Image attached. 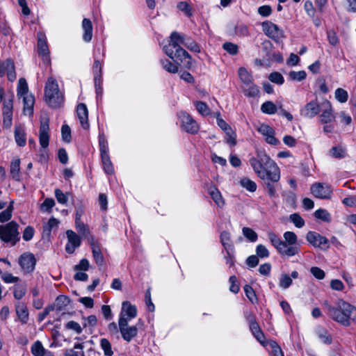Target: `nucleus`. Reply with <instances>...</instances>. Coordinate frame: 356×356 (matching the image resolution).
<instances>
[{"label":"nucleus","mask_w":356,"mask_h":356,"mask_svg":"<svg viewBox=\"0 0 356 356\" xmlns=\"http://www.w3.org/2000/svg\"><path fill=\"white\" fill-rule=\"evenodd\" d=\"M255 174L262 180L277 182L280 179V170L275 162L264 152H258L256 156L249 160Z\"/></svg>","instance_id":"f257e3e1"},{"label":"nucleus","mask_w":356,"mask_h":356,"mask_svg":"<svg viewBox=\"0 0 356 356\" xmlns=\"http://www.w3.org/2000/svg\"><path fill=\"white\" fill-rule=\"evenodd\" d=\"M329 313L332 318L344 326H348L350 321L356 320V307L348 302L340 300L337 307H330Z\"/></svg>","instance_id":"f03ea898"},{"label":"nucleus","mask_w":356,"mask_h":356,"mask_svg":"<svg viewBox=\"0 0 356 356\" xmlns=\"http://www.w3.org/2000/svg\"><path fill=\"white\" fill-rule=\"evenodd\" d=\"M63 95L59 90L57 81L52 76L47 79L44 87V100L51 108H59L63 103Z\"/></svg>","instance_id":"7ed1b4c3"},{"label":"nucleus","mask_w":356,"mask_h":356,"mask_svg":"<svg viewBox=\"0 0 356 356\" xmlns=\"http://www.w3.org/2000/svg\"><path fill=\"white\" fill-rule=\"evenodd\" d=\"M17 96L23 98L24 113L32 115L33 113V106L35 97L31 93H29V87L24 78H20L17 85Z\"/></svg>","instance_id":"20e7f679"},{"label":"nucleus","mask_w":356,"mask_h":356,"mask_svg":"<svg viewBox=\"0 0 356 356\" xmlns=\"http://www.w3.org/2000/svg\"><path fill=\"white\" fill-rule=\"evenodd\" d=\"M163 50L165 54L170 58H176L181 63H183L185 60L188 59L186 65L188 67H191V56L185 49L181 48L178 43L171 42L170 39L169 44L163 47Z\"/></svg>","instance_id":"39448f33"},{"label":"nucleus","mask_w":356,"mask_h":356,"mask_svg":"<svg viewBox=\"0 0 356 356\" xmlns=\"http://www.w3.org/2000/svg\"><path fill=\"white\" fill-rule=\"evenodd\" d=\"M268 237L271 244L275 247L277 252L282 255L287 257H293L298 254L300 252L298 246H290L282 241L278 236L274 232H269L268 233Z\"/></svg>","instance_id":"423d86ee"},{"label":"nucleus","mask_w":356,"mask_h":356,"mask_svg":"<svg viewBox=\"0 0 356 356\" xmlns=\"http://www.w3.org/2000/svg\"><path fill=\"white\" fill-rule=\"evenodd\" d=\"M18 224L11 221L5 225H0V238L5 243L15 245L19 240Z\"/></svg>","instance_id":"0eeeda50"},{"label":"nucleus","mask_w":356,"mask_h":356,"mask_svg":"<svg viewBox=\"0 0 356 356\" xmlns=\"http://www.w3.org/2000/svg\"><path fill=\"white\" fill-rule=\"evenodd\" d=\"M99 145L104 170L106 174L111 175L114 172V168L108 154L107 140L104 134L99 136Z\"/></svg>","instance_id":"6e6552de"},{"label":"nucleus","mask_w":356,"mask_h":356,"mask_svg":"<svg viewBox=\"0 0 356 356\" xmlns=\"http://www.w3.org/2000/svg\"><path fill=\"white\" fill-rule=\"evenodd\" d=\"M178 118L182 130L191 134H195L198 132L199 124L188 113L180 111L178 113Z\"/></svg>","instance_id":"1a4fd4ad"},{"label":"nucleus","mask_w":356,"mask_h":356,"mask_svg":"<svg viewBox=\"0 0 356 356\" xmlns=\"http://www.w3.org/2000/svg\"><path fill=\"white\" fill-rule=\"evenodd\" d=\"M261 27L264 33L277 43L281 42L284 38L283 31L271 22H264L261 24Z\"/></svg>","instance_id":"9d476101"},{"label":"nucleus","mask_w":356,"mask_h":356,"mask_svg":"<svg viewBox=\"0 0 356 356\" xmlns=\"http://www.w3.org/2000/svg\"><path fill=\"white\" fill-rule=\"evenodd\" d=\"M306 240L313 247L321 250H326L330 246L328 239L316 232H308L306 234Z\"/></svg>","instance_id":"9b49d317"},{"label":"nucleus","mask_w":356,"mask_h":356,"mask_svg":"<svg viewBox=\"0 0 356 356\" xmlns=\"http://www.w3.org/2000/svg\"><path fill=\"white\" fill-rule=\"evenodd\" d=\"M129 321L119 319L118 326L123 339L127 342L131 341L138 334V327L136 325L129 326Z\"/></svg>","instance_id":"f8f14e48"},{"label":"nucleus","mask_w":356,"mask_h":356,"mask_svg":"<svg viewBox=\"0 0 356 356\" xmlns=\"http://www.w3.org/2000/svg\"><path fill=\"white\" fill-rule=\"evenodd\" d=\"M13 109V95L11 94L3 102V127L8 129L12 125Z\"/></svg>","instance_id":"ddd939ff"},{"label":"nucleus","mask_w":356,"mask_h":356,"mask_svg":"<svg viewBox=\"0 0 356 356\" xmlns=\"http://www.w3.org/2000/svg\"><path fill=\"white\" fill-rule=\"evenodd\" d=\"M310 190L312 194L319 199H330L332 193L330 186L325 183H314Z\"/></svg>","instance_id":"4468645a"},{"label":"nucleus","mask_w":356,"mask_h":356,"mask_svg":"<svg viewBox=\"0 0 356 356\" xmlns=\"http://www.w3.org/2000/svg\"><path fill=\"white\" fill-rule=\"evenodd\" d=\"M67 243L65 245V251L68 254H72L76 248H78L81 243L80 236L74 231L68 229L66 232Z\"/></svg>","instance_id":"2eb2a0df"},{"label":"nucleus","mask_w":356,"mask_h":356,"mask_svg":"<svg viewBox=\"0 0 356 356\" xmlns=\"http://www.w3.org/2000/svg\"><path fill=\"white\" fill-rule=\"evenodd\" d=\"M6 75L10 81H14L16 79V73L15 65L13 60L8 59L0 63V76Z\"/></svg>","instance_id":"dca6fc26"},{"label":"nucleus","mask_w":356,"mask_h":356,"mask_svg":"<svg viewBox=\"0 0 356 356\" xmlns=\"http://www.w3.org/2000/svg\"><path fill=\"white\" fill-rule=\"evenodd\" d=\"M38 54L42 57L43 61L49 63V50L45 39V35L41 32L38 33Z\"/></svg>","instance_id":"f3484780"},{"label":"nucleus","mask_w":356,"mask_h":356,"mask_svg":"<svg viewBox=\"0 0 356 356\" xmlns=\"http://www.w3.org/2000/svg\"><path fill=\"white\" fill-rule=\"evenodd\" d=\"M19 263L25 273H31L35 268L36 259L33 254L25 253L20 256Z\"/></svg>","instance_id":"a211bd4d"},{"label":"nucleus","mask_w":356,"mask_h":356,"mask_svg":"<svg viewBox=\"0 0 356 356\" xmlns=\"http://www.w3.org/2000/svg\"><path fill=\"white\" fill-rule=\"evenodd\" d=\"M49 124L47 119L43 120L40 122L39 130V141L40 145L42 148H47L49 142Z\"/></svg>","instance_id":"6ab92c4d"},{"label":"nucleus","mask_w":356,"mask_h":356,"mask_svg":"<svg viewBox=\"0 0 356 356\" xmlns=\"http://www.w3.org/2000/svg\"><path fill=\"white\" fill-rule=\"evenodd\" d=\"M137 316V309L134 305L128 301H124L122 304V309L119 319H124L127 321L134 318Z\"/></svg>","instance_id":"aec40b11"},{"label":"nucleus","mask_w":356,"mask_h":356,"mask_svg":"<svg viewBox=\"0 0 356 356\" xmlns=\"http://www.w3.org/2000/svg\"><path fill=\"white\" fill-rule=\"evenodd\" d=\"M258 131L265 137V140L273 145H277L280 143L279 140L275 137V131L270 126L262 124L258 128Z\"/></svg>","instance_id":"412c9836"},{"label":"nucleus","mask_w":356,"mask_h":356,"mask_svg":"<svg viewBox=\"0 0 356 356\" xmlns=\"http://www.w3.org/2000/svg\"><path fill=\"white\" fill-rule=\"evenodd\" d=\"M76 115L79 120L81 127L84 129H88L89 128L88 111L85 104L80 103L77 105Z\"/></svg>","instance_id":"4be33fe9"},{"label":"nucleus","mask_w":356,"mask_h":356,"mask_svg":"<svg viewBox=\"0 0 356 356\" xmlns=\"http://www.w3.org/2000/svg\"><path fill=\"white\" fill-rule=\"evenodd\" d=\"M89 241L92 248V256L96 264L99 266H102L104 264V259L99 244L95 241L93 236H90Z\"/></svg>","instance_id":"5701e85b"},{"label":"nucleus","mask_w":356,"mask_h":356,"mask_svg":"<svg viewBox=\"0 0 356 356\" xmlns=\"http://www.w3.org/2000/svg\"><path fill=\"white\" fill-rule=\"evenodd\" d=\"M15 311L19 321L22 324H26L29 321V311L25 303L18 302L15 305Z\"/></svg>","instance_id":"b1692460"},{"label":"nucleus","mask_w":356,"mask_h":356,"mask_svg":"<svg viewBox=\"0 0 356 356\" xmlns=\"http://www.w3.org/2000/svg\"><path fill=\"white\" fill-rule=\"evenodd\" d=\"M319 111L320 107L318 104L316 102H310L301 111V114L305 117L312 118L317 115Z\"/></svg>","instance_id":"393cba45"},{"label":"nucleus","mask_w":356,"mask_h":356,"mask_svg":"<svg viewBox=\"0 0 356 356\" xmlns=\"http://www.w3.org/2000/svg\"><path fill=\"white\" fill-rule=\"evenodd\" d=\"M82 29L83 30V40L89 42L92 38V24L91 21L88 18H84L82 21Z\"/></svg>","instance_id":"a878e982"},{"label":"nucleus","mask_w":356,"mask_h":356,"mask_svg":"<svg viewBox=\"0 0 356 356\" xmlns=\"http://www.w3.org/2000/svg\"><path fill=\"white\" fill-rule=\"evenodd\" d=\"M208 192L210 196L211 197L212 200L219 207H222L224 206L225 201L222 197L220 192L216 188V186L211 185L208 188Z\"/></svg>","instance_id":"bb28decb"},{"label":"nucleus","mask_w":356,"mask_h":356,"mask_svg":"<svg viewBox=\"0 0 356 356\" xmlns=\"http://www.w3.org/2000/svg\"><path fill=\"white\" fill-rule=\"evenodd\" d=\"M14 134L16 143L20 147L25 146L26 143V138L24 127L21 125L16 126L15 127Z\"/></svg>","instance_id":"cd10ccee"},{"label":"nucleus","mask_w":356,"mask_h":356,"mask_svg":"<svg viewBox=\"0 0 356 356\" xmlns=\"http://www.w3.org/2000/svg\"><path fill=\"white\" fill-rule=\"evenodd\" d=\"M10 174L13 179L19 181L20 177V160L19 159H15L11 161L10 167Z\"/></svg>","instance_id":"c85d7f7f"},{"label":"nucleus","mask_w":356,"mask_h":356,"mask_svg":"<svg viewBox=\"0 0 356 356\" xmlns=\"http://www.w3.org/2000/svg\"><path fill=\"white\" fill-rule=\"evenodd\" d=\"M315 333L317 335V337H318V339L323 343H324L325 344H330L332 343V337L328 333L327 330L325 328H324L321 326H318L315 329Z\"/></svg>","instance_id":"c756f323"},{"label":"nucleus","mask_w":356,"mask_h":356,"mask_svg":"<svg viewBox=\"0 0 356 356\" xmlns=\"http://www.w3.org/2000/svg\"><path fill=\"white\" fill-rule=\"evenodd\" d=\"M234 34L245 38L250 35L248 27L243 23H237L234 26Z\"/></svg>","instance_id":"7c9ffc66"},{"label":"nucleus","mask_w":356,"mask_h":356,"mask_svg":"<svg viewBox=\"0 0 356 356\" xmlns=\"http://www.w3.org/2000/svg\"><path fill=\"white\" fill-rule=\"evenodd\" d=\"M261 111L264 113L273 115L277 112V107L273 102L267 101L261 104Z\"/></svg>","instance_id":"2f4dec72"},{"label":"nucleus","mask_w":356,"mask_h":356,"mask_svg":"<svg viewBox=\"0 0 356 356\" xmlns=\"http://www.w3.org/2000/svg\"><path fill=\"white\" fill-rule=\"evenodd\" d=\"M238 76L241 81L245 85H251L252 82V77L245 67H240L238 71Z\"/></svg>","instance_id":"473e14b6"},{"label":"nucleus","mask_w":356,"mask_h":356,"mask_svg":"<svg viewBox=\"0 0 356 356\" xmlns=\"http://www.w3.org/2000/svg\"><path fill=\"white\" fill-rule=\"evenodd\" d=\"M220 242L225 250H231L233 249V245L231 243V235L229 232L224 231L220 234Z\"/></svg>","instance_id":"72a5a7b5"},{"label":"nucleus","mask_w":356,"mask_h":356,"mask_svg":"<svg viewBox=\"0 0 356 356\" xmlns=\"http://www.w3.org/2000/svg\"><path fill=\"white\" fill-rule=\"evenodd\" d=\"M241 186L250 192H254L257 190L256 183L248 177H243L240 181Z\"/></svg>","instance_id":"f704fd0d"},{"label":"nucleus","mask_w":356,"mask_h":356,"mask_svg":"<svg viewBox=\"0 0 356 356\" xmlns=\"http://www.w3.org/2000/svg\"><path fill=\"white\" fill-rule=\"evenodd\" d=\"M58 220L54 218H51L48 222L43 225V234L49 236L54 227L58 225Z\"/></svg>","instance_id":"c9c22d12"},{"label":"nucleus","mask_w":356,"mask_h":356,"mask_svg":"<svg viewBox=\"0 0 356 356\" xmlns=\"http://www.w3.org/2000/svg\"><path fill=\"white\" fill-rule=\"evenodd\" d=\"M329 154L335 159H342L346 156V152L341 146H335L330 149Z\"/></svg>","instance_id":"e433bc0d"},{"label":"nucleus","mask_w":356,"mask_h":356,"mask_svg":"<svg viewBox=\"0 0 356 356\" xmlns=\"http://www.w3.org/2000/svg\"><path fill=\"white\" fill-rule=\"evenodd\" d=\"M13 201H11L9 206L0 213V222H4L8 221L12 217L13 210Z\"/></svg>","instance_id":"4c0bfd02"},{"label":"nucleus","mask_w":356,"mask_h":356,"mask_svg":"<svg viewBox=\"0 0 356 356\" xmlns=\"http://www.w3.org/2000/svg\"><path fill=\"white\" fill-rule=\"evenodd\" d=\"M283 237L284 238V243H286L288 245L296 246L297 243L298 237L297 235L293 232H286L284 233Z\"/></svg>","instance_id":"58836bf2"},{"label":"nucleus","mask_w":356,"mask_h":356,"mask_svg":"<svg viewBox=\"0 0 356 356\" xmlns=\"http://www.w3.org/2000/svg\"><path fill=\"white\" fill-rule=\"evenodd\" d=\"M320 118H321V122L325 123V124L330 122L334 120V117L332 113V110L330 105L328 106L327 108L325 109L323 111Z\"/></svg>","instance_id":"ea45409f"},{"label":"nucleus","mask_w":356,"mask_h":356,"mask_svg":"<svg viewBox=\"0 0 356 356\" xmlns=\"http://www.w3.org/2000/svg\"><path fill=\"white\" fill-rule=\"evenodd\" d=\"M226 134L225 142L230 146L234 147L236 145V134L232 128L225 131Z\"/></svg>","instance_id":"a19ab883"},{"label":"nucleus","mask_w":356,"mask_h":356,"mask_svg":"<svg viewBox=\"0 0 356 356\" xmlns=\"http://www.w3.org/2000/svg\"><path fill=\"white\" fill-rule=\"evenodd\" d=\"M307 73L304 70L296 72L291 71L289 73V79L291 81H301L306 79Z\"/></svg>","instance_id":"79ce46f5"},{"label":"nucleus","mask_w":356,"mask_h":356,"mask_svg":"<svg viewBox=\"0 0 356 356\" xmlns=\"http://www.w3.org/2000/svg\"><path fill=\"white\" fill-rule=\"evenodd\" d=\"M247 321L249 323L250 330L253 334L256 332L261 330L259 325L256 321L255 317L252 314H249L246 316Z\"/></svg>","instance_id":"37998d69"},{"label":"nucleus","mask_w":356,"mask_h":356,"mask_svg":"<svg viewBox=\"0 0 356 356\" xmlns=\"http://www.w3.org/2000/svg\"><path fill=\"white\" fill-rule=\"evenodd\" d=\"M291 277L286 274L283 273L280 277L279 286L283 289H288L292 284Z\"/></svg>","instance_id":"c03bdc74"},{"label":"nucleus","mask_w":356,"mask_h":356,"mask_svg":"<svg viewBox=\"0 0 356 356\" xmlns=\"http://www.w3.org/2000/svg\"><path fill=\"white\" fill-rule=\"evenodd\" d=\"M100 346L106 356H112L113 355L111 344L107 339H102L100 340Z\"/></svg>","instance_id":"a18cd8bd"},{"label":"nucleus","mask_w":356,"mask_h":356,"mask_svg":"<svg viewBox=\"0 0 356 356\" xmlns=\"http://www.w3.org/2000/svg\"><path fill=\"white\" fill-rule=\"evenodd\" d=\"M243 236L250 242H255L257 240V234L250 227H243L242 229Z\"/></svg>","instance_id":"49530a36"},{"label":"nucleus","mask_w":356,"mask_h":356,"mask_svg":"<svg viewBox=\"0 0 356 356\" xmlns=\"http://www.w3.org/2000/svg\"><path fill=\"white\" fill-rule=\"evenodd\" d=\"M222 48L232 56H235L238 53V46L230 42H225L222 44Z\"/></svg>","instance_id":"de8ad7c7"},{"label":"nucleus","mask_w":356,"mask_h":356,"mask_svg":"<svg viewBox=\"0 0 356 356\" xmlns=\"http://www.w3.org/2000/svg\"><path fill=\"white\" fill-rule=\"evenodd\" d=\"M26 287L24 284H16L14 288V297L17 300L22 299L25 295Z\"/></svg>","instance_id":"09e8293b"},{"label":"nucleus","mask_w":356,"mask_h":356,"mask_svg":"<svg viewBox=\"0 0 356 356\" xmlns=\"http://www.w3.org/2000/svg\"><path fill=\"white\" fill-rule=\"evenodd\" d=\"M163 68L170 73H176L178 71V67L168 59L161 60Z\"/></svg>","instance_id":"8fccbe9b"},{"label":"nucleus","mask_w":356,"mask_h":356,"mask_svg":"<svg viewBox=\"0 0 356 356\" xmlns=\"http://www.w3.org/2000/svg\"><path fill=\"white\" fill-rule=\"evenodd\" d=\"M31 349V353L35 356H42L45 350L40 341L34 342Z\"/></svg>","instance_id":"3c124183"},{"label":"nucleus","mask_w":356,"mask_h":356,"mask_svg":"<svg viewBox=\"0 0 356 356\" xmlns=\"http://www.w3.org/2000/svg\"><path fill=\"white\" fill-rule=\"evenodd\" d=\"M314 216L316 218L321 219L325 222H329L331 220L330 214L325 209H320L315 211Z\"/></svg>","instance_id":"603ef678"},{"label":"nucleus","mask_w":356,"mask_h":356,"mask_svg":"<svg viewBox=\"0 0 356 356\" xmlns=\"http://www.w3.org/2000/svg\"><path fill=\"white\" fill-rule=\"evenodd\" d=\"M289 219L296 227L301 228L305 225V220L298 213L291 214Z\"/></svg>","instance_id":"864d4df0"},{"label":"nucleus","mask_w":356,"mask_h":356,"mask_svg":"<svg viewBox=\"0 0 356 356\" xmlns=\"http://www.w3.org/2000/svg\"><path fill=\"white\" fill-rule=\"evenodd\" d=\"M177 8L179 10L183 12L186 16L191 17L192 15V8L188 3L186 1H181L177 4Z\"/></svg>","instance_id":"5fc2aeb1"},{"label":"nucleus","mask_w":356,"mask_h":356,"mask_svg":"<svg viewBox=\"0 0 356 356\" xmlns=\"http://www.w3.org/2000/svg\"><path fill=\"white\" fill-rule=\"evenodd\" d=\"M244 291L247 298L252 303H255L257 302V298L255 292L250 286L245 285L244 286Z\"/></svg>","instance_id":"6e6d98bb"},{"label":"nucleus","mask_w":356,"mask_h":356,"mask_svg":"<svg viewBox=\"0 0 356 356\" xmlns=\"http://www.w3.org/2000/svg\"><path fill=\"white\" fill-rule=\"evenodd\" d=\"M184 46L187 47L189 50L195 52H200V49L197 44L190 38H186L184 43Z\"/></svg>","instance_id":"4d7b16f0"},{"label":"nucleus","mask_w":356,"mask_h":356,"mask_svg":"<svg viewBox=\"0 0 356 356\" xmlns=\"http://www.w3.org/2000/svg\"><path fill=\"white\" fill-rule=\"evenodd\" d=\"M195 105L196 109L201 115H207L209 114V108L206 103L203 102H197Z\"/></svg>","instance_id":"13d9d810"},{"label":"nucleus","mask_w":356,"mask_h":356,"mask_svg":"<svg viewBox=\"0 0 356 356\" xmlns=\"http://www.w3.org/2000/svg\"><path fill=\"white\" fill-rule=\"evenodd\" d=\"M268 79L271 82L279 85L282 84L284 81L283 76L280 73L277 72L270 73L269 74Z\"/></svg>","instance_id":"bf43d9fd"},{"label":"nucleus","mask_w":356,"mask_h":356,"mask_svg":"<svg viewBox=\"0 0 356 356\" xmlns=\"http://www.w3.org/2000/svg\"><path fill=\"white\" fill-rule=\"evenodd\" d=\"M248 88L245 90V95L249 97H256L259 93V88L252 83L251 85H245Z\"/></svg>","instance_id":"052dcab7"},{"label":"nucleus","mask_w":356,"mask_h":356,"mask_svg":"<svg viewBox=\"0 0 356 356\" xmlns=\"http://www.w3.org/2000/svg\"><path fill=\"white\" fill-rule=\"evenodd\" d=\"M170 38L171 39V42H173L175 43L177 42L179 45H181V44L184 45V43L185 42L186 37H185L183 35H181L180 33H179L177 31H173L171 33Z\"/></svg>","instance_id":"680f3d73"},{"label":"nucleus","mask_w":356,"mask_h":356,"mask_svg":"<svg viewBox=\"0 0 356 356\" xmlns=\"http://www.w3.org/2000/svg\"><path fill=\"white\" fill-rule=\"evenodd\" d=\"M62 138L65 142L70 143L71 140V129L67 124H63L61 127Z\"/></svg>","instance_id":"e2e57ef3"},{"label":"nucleus","mask_w":356,"mask_h":356,"mask_svg":"<svg viewBox=\"0 0 356 356\" xmlns=\"http://www.w3.org/2000/svg\"><path fill=\"white\" fill-rule=\"evenodd\" d=\"M335 98L339 102H346L348 99V92L342 88H337L335 91Z\"/></svg>","instance_id":"0e129e2a"},{"label":"nucleus","mask_w":356,"mask_h":356,"mask_svg":"<svg viewBox=\"0 0 356 356\" xmlns=\"http://www.w3.org/2000/svg\"><path fill=\"white\" fill-rule=\"evenodd\" d=\"M256 254L258 257L266 258L269 256V251L265 245L259 244L256 248Z\"/></svg>","instance_id":"69168bd1"},{"label":"nucleus","mask_w":356,"mask_h":356,"mask_svg":"<svg viewBox=\"0 0 356 356\" xmlns=\"http://www.w3.org/2000/svg\"><path fill=\"white\" fill-rule=\"evenodd\" d=\"M55 205V202L52 198H47L40 206L43 211L50 212L52 207Z\"/></svg>","instance_id":"338daca9"},{"label":"nucleus","mask_w":356,"mask_h":356,"mask_svg":"<svg viewBox=\"0 0 356 356\" xmlns=\"http://www.w3.org/2000/svg\"><path fill=\"white\" fill-rule=\"evenodd\" d=\"M269 345L271 348L273 356H284L282 349L275 341H270Z\"/></svg>","instance_id":"774afa93"}]
</instances>
